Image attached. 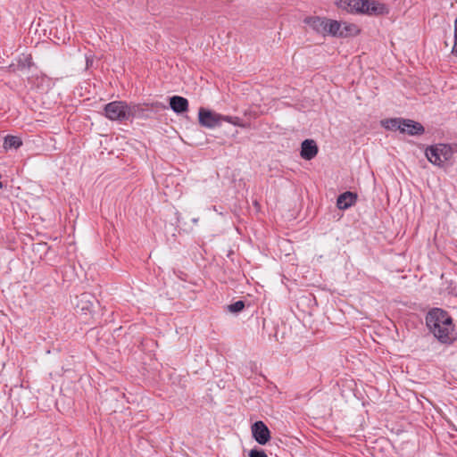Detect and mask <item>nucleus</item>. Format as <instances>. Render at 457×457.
<instances>
[{
    "label": "nucleus",
    "instance_id": "nucleus-1",
    "mask_svg": "<svg viewBox=\"0 0 457 457\" xmlns=\"http://www.w3.org/2000/svg\"><path fill=\"white\" fill-rule=\"evenodd\" d=\"M426 324L431 333L444 344H450L454 339V326L452 317L440 308H434L426 316Z\"/></svg>",
    "mask_w": 457,
    "mask_h": 457
},
{
    "label": "nucleus",
    "instance_id": "nucleus-2",
    "mask_svg": "<svg viewBox=\"0 0 457 457\" xmlns=\"http://www.w3.org/2000/svg\"><path fill=\"white\" fill-rule=\"evenodd\" d=\"M138 110L137 105L122 101H113L104 106V115L111 120L124 121L133 118Z\"/></svg>",
    "mask_w": 457,
    "mask_h": 457
},
{
    "label": "nucleus",
    "instance_id": "nucleus-3",
    "mask_svg": "<svg viewBox=\"0 0 457 457\" xmlns=\"http://www.w3.org/2000/svg\"><path fill=\"white\" fill-rule=\"evenodd\" d=\"M453 150L449 145L438 144L432 145L426 150L428 160L438 166H442L445 162L452 158Z\"/></svg>",
    "mask_w": 457,
    "mask_h": 457
},
{
    "label": "nucleus",
    "instance_id": "nucleus-4",
    "mask_svg": "<svg viewBox=\"0 0 457 457\" xmlns=\"http://www.w3.org/2000/svg\"><path fill=\"white\" fill-rule=\"evenodd\" d=\"M96 303L95 296L90 293H83L76 296L74 308L78 314L81 316L91 315L94 304Z\"/></svg>",
    "mask_w": 457,
    "mask_h": 457
},
{
    "label": "nucleus",
    "instance_id": "nucleus-5",
    "mask_svg": "<svg viewBox=\"0 0 457 457\" xmlns=\"http://www.w3.org/2000/svg\"><path fill=\"white\" fill-rule=\"evenodd\" d=\"M198 122L202 127L214 129L221 124V114L201 107L198 111Z\"/></svg>",
    "mask_w": 457,
    "mask_h": 457
},
{
    "label": "nucleus",
    "instance_id": "nucleus-6",
    "mask_svg": "<svg viewBox=\"0 0 457 457\" xmlns=\"http://www.w3.org/2000/svg\"><path fill=\"white\" fill-rule=\"evenodd\" d=\"M363 8H361V14L369 16H378L388 13L387 6L378 1L374 0H362Z\"/></svg>",
    "mask_w": 457,
    "mask_h": 457
},
{
    "label": "nucleus",
    "instance_id": "nucleus-7",
    "mask_svg": "<svg viewBox=\"0 0 457 457\" xmlns=\"http://www.w3.org/2000/svg\"><path fill=\"white\" fill-rule=\"evenodd\" d=\"M252 434L256 442L260 445L267 444L270 439V432L264 422L259 420L252 425Z\"/></svg>",
    "mask_w": 457,
    "mask_h": 457
},
{
    "label": "nucleus",
    "instance_id": "nucleus-8",
    "mask_svg": "<svg viewBox=\"0 0 457 457\" xmlns=\"http://www.w3.org/2000/svg\"><path fill=\"white\" fill-rule=\"evenodd\" d=\"M336 5L347 12L357 14H361L363 8L362 0H337Z\"/></svg>",
    "mask_w": 457,
    "mask_h": 457
},
{
    "label": "nucleus",
    "instance_id": "nucleus-9",
    "mask_svg": "<svg viewBox=\"0 0 457 457\" xmlns=\"http://www.w3.org/2000/svg\"><path fill=\"white\" fill-rule=\"evenodd\" d=\"M304 23H306L310 28H312L315 32L326 36L327 32V18H321L319 16L307 17L304 19Z\"/></svg>",
    "mask_w": 457,
    "mask_h": 457
},
{
    "label": "nucleus",
    "instance_id": "nucleus-10",
    "mask_svg": "<svg viewBox=\"0 0 457 457\" xmlns=\"http://www.w3.org/2000/svg\"><path fill=\"white\" fill-rule=\"evenodd\" d=\"M318 154V146L314 140L305 139L302 143L300 155L303 159L310 161Z\"/></svg>",
    "mask_w": 457,
    "mask_h": 457
},
{
    "label": "nucleus",
    "instance_id": "nucleus-11",
    "mask_svg": "<svg viewBox=\"0 0 457 457\" xmlns=\"http://www.w3.org/2000/svg\"><path fill=\"white\" fill-rule=\"evenodd\" d=\"M170 106L174 112L183 113L188 110V101L183 96H173L170 98Z\"/></svg>",
    "mask_w": 457,
    "mask_h": 457
},
{
    "label": "nucleus",
    "instance_id": "nucleus-12",
    "mask_svg": "<svg viewBox=\"0 0 457 457\" xmlns=\"http://www.w3.org/2000/svg\"><path fill=\"white\" fill-rule=\"evenodd\" d=\"M402 132L409 135H421L424 133V127L414 120L403 119Z\"/></svg>",
    "mask_w": 457,
    "mask_h": 457
},
{
    "label": "nucleus",
    "instance_id": "nucleus-13",
    "mask_svg": "<svg viewBox=\"0 0 457 457\" xmlns=\"http://www.w3.org/2000/svg\"><path fill=\"white\" fill-rule=\"evenodd\" d=\"M357 200L356 194L346 191L341 194L337 200V206L340 210H345L355 204Z\"/></svg>",
    "mask_w": 457,
    "mask_h": 457
},
{
    "label": "nucleus",
    "instance_id": "nucleus-14",
    "mask_svg": "<svg viewBox=\"0 0 457 457\" xmlns=\"http://www.w3.org/2000/svg\"><path fill=\"white\" fill-rule=\"evenodd\" d=\"M341 29L339 33V37H353L359 34L360 29L357 25L353 23H348L345 21L341 22Z\"/></svg>",
    "mask_w": 457,
    "mask_h": 457
},
{
    "label": "nucleus",
    "instance_id": "nucleus-15",
    "mask_svg": "<svg viewBox=\"0 0 457 457\" xmlns=\"http://www.w3.org/2000/svg\"><path fill=\"white\" fill-rule=\"evenodd\" d=\"M341 22L342 21L328 19L326 36L329 35L339 37L340 29L342 27Z\"/></svg>",
    "mask_w": 457,
    "mask_h": 457
},
{
    "label": "nucleus",
    "instance_id": "nucleus-16",
    "mask_svg": "<svg viewBox=\"0 0 457 457\" xmlns=\"http://www.w3.org/2000/svg\"><path fill=\"white\" fill-rule=\"evenodd\" d=\"M21 145H22V141L19 137L9 135L4 137V149H12V148L17 149Z\"/></svg>",
    "mask_w": 457,
    "mask_h": 457
},
{
    "label": "nucleus",
    "instance_id": "nucleus-17",
    "mask_svg": "<svg viewBox=\"0 0 457 457\" xmlns=\"http://www.w3.org/2000/svg\"><path fill=\"white\" fill-rule=\"evenodd\" d=\"M403 119L401 118H394V119H388L384 121H382V124L385 128L392 130H397L399 129L402 132V126H403Z\"/></svg>",
    "mask_w": 457,
    "mask_h": 457
},
{
    "label": "nucleus",
    "instance_id": "nucleus-18",
    "mask_svg": "<svg viewBox=\"0 0 457 457\" xmlns=\"http://www.w3.org/2000/svg\"><path fill=\"white\" fill-rule=\"evenodd\" d=\"M245 308V303L243 301H237L234 303L228 304L227 309L229 312L237 313Z\"/></svg>",
    "mask_w": 457,
    "mask_h": 457
},
{
    "label": "nucleus",
    "instance_id": "nucleus-19",
    "mask_svg": "<svg viewBox=\"0 0 457 457\" xmlns=\"http://www.w3.org/2000/svg\"><path fill=\"white\" fill-rule=\"evenodd\" d=\"M249 457H268L263 450L253 449L249 453Z\"/></svg>",
    "mask_w": 457,
    "mask_h": 457
},
{
    "label": "nucleus",
    "instance_id": "nucleus-20",
    "mask_svg": "<svg viewBox=\"0 0 457 457\" xmlns=\"http://www.w3.org/2000/svg\"><path fill=\"white\" fill-rule=\"evenodd\" d=\"M238 118L237 117H232V116H224V115H221V121H226V122H228V123H231V124H234V125H237V121H238Z\"/></svg>",
    "mask_w": 457,
    "mask_h": 457
},
{
    "label": "nucleus",
    "instance_id": "nucleus-21",
    "mask_svg": "<svg viewBox=\"0 0 457 457\" xmlns=\"http://www.w3.org/2000/svg\"><path fill=\"white\" fill-rule=\"evenodd\" d=\"M238 118L237 117H232V116H224V115H221V121H226V122H228V123H231V124H234V125H237V121H238Z\"/></svg>",
    "mask_w": 457,
    "mask_h": 457
},
{
    "label": "nucleus",
    "instance_id": "nucleus-22",
    "mask_svg": "<svg viewBox=\"0 0 457 457\" xmlns=\"http://www.w3.org/2000/svg\"><path fill=\"white\" fill-rule=\"evenodd\" d=\"M193 221L195 223V222L198 221V220L197 219H194Z\"/></svg>",
    "mask_w": 457,
    "mask_h": 457
}]
</instances>
